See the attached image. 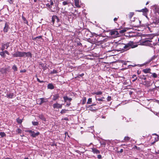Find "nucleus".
I'll return each instance as SVG.
<instances>
[{
  "mask_svg": "<svg viewBox=\"0 0 159 159\" xmlns=\"http://www.w3.org/2000/svg\"><path fill=\"white\" fill-rule=\"evenodd\" d=\"M151 42H152V41L150 40H145L144 41H141L140 44L142 45L148 46L151 47H152L153 45L151 43Z\"/></svg>",
  "mask_w": 159,
  "mask_h": 159,
  "instance_id": "obj_1",
  "label": "nucleus"
},
{
  "mask_svg": "<svg viewBox=\"0 0 159 159\" xmlns=\"http://www.w3.org/2000/svg\"><path fill=\"white\" fill-rule=\"evenodd\" d=\"M24 52H20L17 51L15 52L13 55L14 57H24Z\"/></svg>",
  "mask_w": 159,
  "mask_h": 159,
  "instance_id": "obj_2",
  "label": "nucleus"
},
{
  "mask_svg": "<svg viewBox=\"0 0 159 159\" xmlns=\"http://www.w3.org/2000/svg\"><path fill=\"white\" fill-rule=\"evenodd\" d=\"M47 101L46 99L42 98L39 99L37 100L38 103L39 105L41 104L42 103L46 102Z\"/></svg>",
  "mask_w": 159,
  "mask_h": 159,
  "instance_id": "obj_3",
  "label": "nucleus"
},
{
  "mask_svg": "<svg viewBox=\"0 0 159 159\" xmlns=\"http://www.w3.org/2000/svg\"><path fill=\"white\" fill-rule=\"evenodd\" d=\"M53 107L54 108H61L62 107V104H59L56 103L53 105Z\"/></svg>",
  "mask_w": 159,
  "mask_h": 159,
  "instance_id": "obj_4",
  "label": "nucleus"
},
{
  "mask_svg": "<svg viewBox=\"0 0 159 159\" xmlns=\"http://www.w3.org/2000/svg\"><path fill=\"white\" fill-rule=\"evenodd\" d=\"M130 48H134L138 46V45L136 44H134L132 42H129V43Z\"/></svg>",
  "mask_w": 159,
  "mask_h": 159,
  "instance_id": "obj_5",
  "label": "nucleus"
},
{
  "mask_svg": "<svg viewBox=\"0 0 159 159\" xmlns=\"http://www.w3.org/2000/svg\"><path fill=\"white\" fill-rule=\"evenodd\" d=\"M75 6L77 7H80V6L79 5L80 0H74Z\"/></svg>",
  "mask_w": 159,
  "mask_h": 159,
  "instance_id": "obj_6",
  "label": "nucleus"
},
{
  "mask_svg": "<svg viewBox=\"0 0 159 159\" xmlns=\"http://www.w3.org/2000/svg\"><path fill=\"white\" fill-rule=\"evenodd\" d=\"M111 35H115L116 37L118 36L119 33L118 31H113L111 32Z\"/></svg>",
  "mask_w": 159,
  "mask_h": 159,
  "instance_id": "obj_7",
  "label": "nucleus"
},
{
  "mask_svg": "<svg viewBox=\"0 0 159 159\" xmlns=\"http://www.w3.org/2000/svg\"><path fill=\"white\" fill-rule=\"evenodd\" d=\"M39 134V132H37L36 133H35L34 131L32 132V133L31 134V135L33 137H35L36 136H37Z\"/></svg>",
  "mask_w": 159,
  "mask_h": 159,
  "instance_id": "obj_8",
  "label": "nucleus"
},
{
  "mask_svg": "<svg viewBox=\"0 0 159 159\" xmlns=\"http://www.w3.org/2000/svg\"><path fill=\"white\" fill-rule=\"evenodd\" d=\"M9 28L8 24L7 23H6L5 27L4 28L3 30L4 32H7Z\"/></svg>",
  "mask_w": 159,
  "mask_h": 159,
  "instance_id": "obj_9",
  "label": "nucleus"
},
{
  "mask_svg": "<svg viewBox=\"0 0 159 159\" xmlns=\"http://www.w3.org/2000/svg\"><path fill=\"white\" fill-rule=\"evenodd\" d=\"M38 117L41 120H42L45 121H46V119L44 117V116L42 114H40L39 115Z\"/></svg>",
  "mask_w": 159,
  "mask_h": 159,
  "instance_id": "obj_10",
  "label": "nucleus"
},
{
  "mask_svg": "<svg viewBox=\"0 0 159 159\" xmlns=\"http://www.w3.org/2000/svg\"><path fill=\"white\" fill-rule=\"evenodd\" d=\"M56 20H57V21H58L59 20L57 16H53L52 17V21L53 23H54Z\"/></svg>",
  "mask_w": 159,
  "mask_h": 159,
  "instance_id": "obj_11",
  "label": "nucleus"
},
{
  "mask_svg": "<svg viewBox=\"0 0 159 159\" xmlns=\"http://www.w3.org/2000/svg\"><path fill=\"white\" fill-rule=\"evenodd\" d=\"M6 54L9 55V53L7 51H5L2 52H1V55L4 57L6 56Z\"/></svg>",
  "mask_w": 159,
  "mask_h": 159,
  "instance_id": "obj_12",
  "label": "nucleus"
},
{
  "mask_svg": "<svg viewBox=\"0 0 159 159\" xmlns=\"http://www.w3.org/2000/svg\"><path fill=\"white\" fill-rule=\"evenodd\" d=\"M92 151L94 153L96 154H98L100 153V152L98 150L95 148H92Z\"/></svg>",
  "mask_w": 159,
  "mask_h": 159,
  "instance_id": "obj_13",
  "label": "nucleus"
},
{
  "mask_svg": "<svg viewBox=\"0 0 159 159\" xmlns=\"http://www.w3.org/2000/svg\"><path fill=\"white\" fill-rule=\"evenodd\" d=\"M150 71L151 69L150 68L146 69L143 70V71L145 73H150L151 74L152 73H151Z\"/></svg>",
  "mask_w": 159,
  "mask_h": 159,
  "instance_id": "obj_14",
  "label": "nucleus"
},
{
  "mask_svg": "<svg viewBox=\"0 0 159 159\" xmlns=\"http://www.w3.org/2000/svg\"><path fill=\"white\" fill-rule=\"evenodd\" d=\"M24 56H25L26 57H30L31 58L32 57V55L31 53L30 52H24Z\"/></svg>",
  "mask_w": 159,
  "mask_h": 159,
  "instance_id": "obj_15",
  "label": "nucleus"
},
{
  "mask_svg": "<svg viewBox=\"0 0 159 159\" xmlns=\"http://www.w3.org/2000/svg\"><path fill=\"white\" fill-rule=\"evenodd\" d=\"M139 12H148V9L147 8H145L144 9H143L140 10L138 11Z\"/></svg>",
  "mask_w": 159,
  "mask_h": 159,
  "instance_id": "obj_16",
  "label": "nucleus"
},
{
  "mask_svg": "<svg viewBox=\"0 0 159 159\" xmlns=\"http://www.w3.org/2000/svg\"><path fill=\"white\" fill-rule=\"evenodd\" d=\"M59 97V95L58 94H56L54 95L53 100L55 101V100H56Z\"/></svg>",
  "mask_w": 159,
  "mask_h": 159,
  "instance_id": "obj_17",
  "label": "nucleus"
},
{
  "mask_svg": "<svg viewBox=\"0 0 159 159\" xmlns=\"http://www.w3.org/2000/svg\"><path fill=\"white\" fill-rule=\"evenodd\" d=\"M48 89H54V86L53 85L51 84H49L48 85Z\"/></svg>",
  "mask_w": 159,
  "mask_h": 159,
  "instance_id": "obj_18",
  "label": "nucleus"
},
{
  "mask_svg": "<svg viewBox=\"0 0 159 159\" xmlns=\"http://www.w3.org/2000/svg\"><path fill=\"white\" fill-rule=\"evenodd\" d=\"M123 48H124L126 49L127 50H128L130 48L129 43L126 44L123 47Z\"/></svg>",
  "mask_w": 159,
  "mask_h": 159,
  "instance_id": "obj_19",
  "label": "nucleus"
},
{
  "mask_svg": "<svg viewBox=\"0 0 159 159\" xmlns=\"http://www.w3.org/2000/svg\"><path fill=\"white\" fill-rule=\"evenodd\" d=\"M14 96V94L13 93H11L9 94H7V97L9 98H12Z\"/></svg>",
  "mask_w": 159,
  "mask_h": 159,
  "instance_id": "obj_20",
  "label": "nucleus"
},
{
  "mask_svg": "<svg viewBox=\"0 0 159 159\" xmlns=\"http://www.w3.org/2000/svg\"><path fill=\"white\" fill-rule=\"evenodd\" d=\"M63 98L65 102L67 100L70 101L71 100V98H69L67 96L64 97Z\"/></svg>",
  "mask_w": 159,
  "mask_h": 159,
  "instance_id": "obj_21",
  "label": "nucleus"
},
{
  "mask_svg": "<svg viewBox=\"0 0 159 159\" xmlns=\"http://www.w3.org/2000/svg\"><path fill=\"white\" fill-rule=\"evenodd\" d=\"M132 78L134 79L133 80V82L135 81L137 79L136 75H133L132 76Z\"/></svg>",
  "mask_w": 159,
  "mask_h": 159,
  "instance_id": "obj_22",
  "label": "nucleus"
},
{
  "mask_svg": "<svg viewBox=\"0 0 159 159\" xmlns=\"http://www.w3.org/2000/svg\"><path fill=\"white\" fill-rule=\"evenodd\" d=\"M134 15V13L133 12H130L129 15V16L130 19H131Z\"/></svg>",
  "mask_w": 159,
  "mask_h": 159,
  "instance_id": "obj_23",
  "label": "nucleus"
},
{
  "mask_svg": "<svg viewBox=\"0 0 159 159\" xmlns=\"http://www.w3.org/2000/svg\"><path fill=\"white\" fill-rule=\"evenodd\" d=\"M92 105L89 106L87 107V108L88 109V110H95V109H93V108H92Z\"/></svg>",
  "mask_w": 159,
  "mask_h": 159,
  "instance_id": "obj_24",
  "label": "nucleus"
},
{
  "mask_svg": "<svg viewBox=\"0 0 159 159\" xmlns=\"http://www.w3.org/2000/svg\"><path fill=\"white\" fill-rule=\"evenodd\" d=\"M22 19L24 21V23H26V24L28 23L27 21L26 20L25 18L23 16H22Z\"/></svg>",
  "mask_w": 159,
  "mask_h": 159,
  "instance_id": "obj_25",
  "label": "nucleus"
},
{
  "mask_svg": "<svg viewBox=\"0 0 159 159\" xmlns=\"http://www.w3.org/2000/svg\"><path fill=\"white\" fill-rule=\"evenodd\" d=\"M7 48V45L4 44V45H2V50H4L5 48Z\"/></svg>",
  "mask_w": 159,
  "mask_h": 159,
  "instance_id": "obj_26",
  "label": "nucleus"
},
{
  "mask_svg": "<svg viewBox=\"0 0 159 159\" xmlns=\"http://www.w3.org/2000/svg\"><path fill=\"white\" fill-rule=\"evenodd\" d=\"M32 123L34 125H39V122H38L33 121L32 122Z\"/></svg>",
  "mask_w": 159,
  "mask_h": 159,
  "instance_id": "obj_27",
  "label": "nucleus"
},
{
  "mask_svg": "<svg viewBox=\"0 0 159 159\" xmlns=\"http://www.w3.org/2000/svg\"><path fill=\"white\" fill-rule=\"evenodd\" d=\"M102 93L101 91H99V92H97L94 93H93L94 94H96V95H101V94H102Z\"/></svg>",
  "mask_w": 159,
  "mask_h": 159,
  "instance_id": "obj_28",
  "label": "nucleus"
},
{
  "mask_svg": "<svg viewBox=\"0 0 159 159\" xmlns=\"http://www.w3.org/2000/svg\"><path fill=\"white\" fill-rule=\"evenodd\" d=\"M17 122L19 124H20L22 122V120L21 119H20L19 118H17L16 120Z\"/></svg>",
  "mask_w": 159,
  "mask_h": 159,
  "instance_id": "obj_29",
  "label": "nucleus"
},
{
  "mask_svg": "<svg viewBox=\"0 0 159 159\" xmlns=\"http://www.w3.org/2000/svg\"><path fill=\"white\" fill-rule=\"evenodd\" d=\"M130 138L128 137H125L124 138V140L125 141H126L129 140Z\"/></svg>",
  "mask_w": 159,
  "mask_h": 159,
  "instance_id": "obj_30",
  "label": "nucleus"
},
{
  "mask_svg": "<svg viewBox=\"0 0 159 159\" xmlns=\"http://www.w3.org/2000/svg\"><path fill=\"white\" fill-rule=\"evenodd\" d=\"M91 102H92V98H89L88 102H87V103L90 104Z\"/></svg>",
  "mask_w": 159,
  "mask_h": 159,
  "instance_id": "obj_31",
  "label": "nucleus"
},
{
  "mask_svg": "<svg viewBox=\"0 0 159 159\" xmlns=\"http://www.w3.org/2000/svg\"><path fill=\"white\" fill-rule=\"evenodd\" d=\"M16 132L18 134H20L22 132V130L20 129H17L16 131Z\"/></svg>",
  "mask_w": 159,
  "mask_h": 159,
  "instance_id": "obj_32",
  "label": "nucleus"
},
{
  "mask_svg": "<svg viewBox=\"0 0 159 159\" xmlns=\"http://www.w3.org/2000/svg\"><path fill=\"white\" fill-rule=\"evenodd\" d=\"M152 75L153 77L154 78H157V75L156 73H152Z\"/></svg>",
  "mask_w": 159,
  "mask_h": 159,
  "instance_id": "obj_33",
  "label": "nucleus"
},
{
  "mask_svg": "<svg viewBox=\"0 0 159 159\" xmlns=\"http://www.w3.org/2000/svg\"><path fill=\"white\" fill-rule=\"evenodd\" d=\"M12 69L14 71H16L17 70V68L16 66H13L12 67Z\"/></svg>",
  "mask_w": 159,
  "mask_h": 159,
  "instance_id": "obj_34",
  "label": "nucleus"
},
{
  "mask_svg": "<svg viewBox=\"0 0 159 159\" xmlns=\"http://www.w3.org/2000/svg\"><path fill=\"white\" fill-rule=\"evenodd\" d=\"M53 3L52 2V1H51L50 2V5H49V4H47V6L49 7L50 5L51 6L52 5H53Z\"/></svg>",
  "mask_w": 159,
  "mask_h": 159,
  "instance_id": "obj_35",
  "label": "nucleus"
},
{
  "mask_svg": "<svg viewBox=\"0 0 159 159\" xmlns=\"http://www.w3.org/2000/svg\"><path fill=\"white\" fill-rule=\"evenodd\" d=\"M126 31L125 30H122L120 31L119 32L120 33H123Z\"/></svg>",
  "mask_w": 159,
  "mask_h": 159,
  "instance_id": "obj_36",
  "label": "nucleus"
},
{
  "mask_svg": "<svg viewBox=\"0 0 159 159\" xmlns=\"http://www.w3.org/2000/svg\"><path fill=\"white\" fill-rule=\"evenodd\" d=\"M67 110H66L62 109L61 111V114H63L65 113L66 111Z\"/></svg>",
  "mask_w": 159,
  "mask_h": 159,
  "instance_id": "obj_37",
  "label": "nucleus"
},
{
  "mask_svg": "<svg viewBox=\"0 0 159 159\" xmlns=\"http://www.w3.org/2000/svg\"><path fill=\"white\" fill-rule=\"evenodd\" d=\"M5 134L4 132H1V136L2 137H4L5 136Z\"/></svg>",
  "mask_w": 159,
  "mask_h": 159,
  "instance_id": "obj_38",
  "label": "nucleus"
},
{
  "mask_svg": "<svg viewBox=\"0 0 159 159\" xmlns=\"http://www.w3.org/2000/svg\"><path fill=\"white\" fill-rule=\"evenodd\" d=\"M86 101V98H85L83 99L82 104H84Z\"/></svg>",
  "mask_w": 159,
  "mask_h": 159,
  "instance_id": "obj_39",
  "label": "nucleus"
},
{
  "mask_svg": "<svg viewBox=\"0 0 159 159\" xmlns=\"http://www.w3.org/2000/svg\"><path fill=\"white\" fill-rule=\"evenodd\" d=\"M57 73V71L56 70H52V71L51 72L52 74H54L56 73Z\"/></svg>",
  "mask_w": 159,
  "mask_h": 159,
  "instance_id": "obj_40",
  "label": "nucleus"
},
{
  "mask_svg": "<svg viewBox=\"0 0 159 159\" xmlns=\"http://www.w3.org/2000/svg\"><path fill=\"white\" fill-rule=\"evenodd\" d=\"M62 4L63 5L65 6L66 5H67L68 4V3L64 1V2H63Z\"/></svg>",
  "mask_w": 159,
  "mask_h": 159,
  "instance_id": "obj_41",
  "label": "nucleus"
},
{
  "mask_svg": "<svg viewBox=\"0 0 159 159\" xmlns=\"http://www.w3.org/2000/svg\"><path fill=\"white\" fill-rule=\"evenodd\" d=\"M111 97L108 96V97H107V99L108 101H110L111 100Z\"/></svg>",
  "mask_w": 159,
  "mask_h": 159,
  "instance_id": "obj_42",
  "label": "nucleus"
},
{
  "mask_svg": "<svg viewBox=\"0 0 159 159\" xmlns=\"http://www.w3.org/2000/svg\"><path fill=\"white\" fill-rule=\"evenodd\" d=\"M96 100H98L99 101H103V100L101 98H98L96 99Z\"/></svg>",
  "mask_w": 159,
  "mask_h": 159,
  "instance_id": "obj_43",
  "label": "nucleus"
},
{
  "mask_svg": "<svg viewBox=\"0 0 159 159\" xmlns=\"http://www.w3.org/2000/svg\"><path fill=\"white\" fill-rule=\"evenodd\" d=\"M101 145H103L104 146H105L106 144L105 142L101 143Z\"/></svg>",
  "mask_w": 159,
  "mask_h": 159,
  "instance_id": "obj_44",
  "label": "nucleus"
},
{
  "mask_svg": "<svg viewBox=\"0 0 159 159\" xmlns=\"http://www.w3.org/2000/svg\"><path fill=\"white\" fill-rule=\"evenodd\" d=\"M98 158L99 159H101L102 158L101 155H99L98 156Z\"/></svg>",
  "mask_w": 159,
  "mask_h": 159,
  "instance_id": "obj_45",
  "label": "nucleus"
},
{
  "mask_svg": "<svg viewBox=\"0 0 159 159\" xmlns=\"http://www.w3.org/2000/svg\"><path fill=\"white\" fill-rule=\"evenodd\" d=\"M158 140V139H156V140L154 141V142L152 143H152V144H153L156 141H157Z\"/></svg>",
  "mask_w": 159,
  "mask_h": 159,
  "instance_id": "obj_46",
  "label": "nucleus"
},
{
  "mask_svg": "<svg viewBox=\"0 0 159 159\" xmlns=\"http://www.w3.org/2000/svg\"><path fill=\"white\" fill-rule=\"evenodd\" d=\"M37 81L39 82H40V83H42L43 82V81H41L38 78H37Z\"/></svg>",
  "mask_w": 159,
  "mask_h": 159,
  "instance_id": "obj_47",
  "label": "nucleus"
},
{
  "mask_svg": "<svg viewBox=\"0 0 159 159\" xmlns=\"http://www.w3.org/2000/svg\"><path fill=\"white\" fill-rule=\"evenodd\" d=\"M27 132H29V133H30V134H31L32 133V132H33V131L31 130H28L27 131Z\"/></svg>",
  "mask_w": 159,
  "mask_h": 159,
  "instance_id": "obj_48",
  "label": "nucleus"
},
{
  "mask_svg": "<svg viewBox=\"0 0 159 159\" xmlns=\"http://www.w3.org/2000/svg\"><path fill=\"white\" fill-rule=\"evenodd\" d=\"M122 49H121L120 48V49L119 50H116L115 51H121L122 50Z\"/></svg>",
  "mask_w": 159,
  "mask_h": 159,
  "instance_id": "obj_49",
  "label": "nucleus"
},
{
  "mask_svg": "<svg viewBox=\"0 0 159 159\" xmlns=\"http://www.w3.org/2000/svg\"><path fill=\"white\" fill-rule=\"evenodd\" d=\"M84 75V74L82 73V74H81L79 76H80L81 77H82V76H83Z\"/></svg>",
  "mask_w": 159,
  "mask_h": 159,
  "instance_id": "obj_50",
  "label": "nucleus"
},
{
  "mask_svg": "<svg viewBox=\"0 0 159 159\" xmlns=\"http://www.w3.org/2000/svg\"><path fill=\"white\" fill-rule=\"evenodd\" d=\"M117 20V18H115L114 19V21L116 20Z\"/></svg>",
  "mask_w": 159,
  "mask_h": 159,
  "instance_id": "obj_51",
  "label": "nucleus"
},
{
  "mask_svg": "<svg viewBox=\"0 0 159 159\" xmlns=\"http://www.w3.org/2000/svg\"><path fill=\"white\" fill-rule=\"evenodd\" d=\"M159 37H158L157 38V41L158 42V43H159V35H158Z\"/></svg>",
  "mask_w": 159,
  "mask_h": 159,
  "instance_id": "obj_52",
  "label": "nucleus"
},
{
  "mask_svg": "<svg viewBox=\"0 0 159 159\" xmlns=\"http://www.w3.org/2000/svg\"><path fill=\"white\" fill-rule=\"evenodd\" d=\"M25 70H22V71H21L20 72H25Z\"/></svg>",
  "mask_w": 159,
  "mask_h": 159,
  "instance_id": "obj_53",
  "label": "nucleus"
},
{
  "mask_svg": "<svg viewBox=\"0 0 159 159\" xmlns=\"http://www.w3.org/2000/svg\"><path fill=\"white\" fill-rule=\"evenodd\" d=\"M123 149H121L120 150V152H123Z\"/></svg>",
  "mask_w": 159,
  "mask_h": 159,
  "instance_id": "obj_54",
  "label": "nucleus"
},
{
  "mask_svg": "<svg viewBox=\"0 0 159 159\" xmlns=\"http://www.w3.org/2000/svg\"><path fill=\"white\" fill-rule=\"evenodd\" d=\"M156 44H157L156 43H153V46H155V45H156Z\"/></svg>",
  "mask_w": 159,
  "mask_h": 159,
  "instance_id": "obj_55",
  "label": "nucleus"
},
{
  "mask_svg": "<svg viewBox=\"0 0 159 159\" xmlns=\"http://www.w3.org/2000/svg\"><path fill=\"white\" fill-rule=\"evenodd\" d=\"M148 3H149V2H147L146 3V5H147L148 4Z\"/></svg>",
  "mask_w": 159,
  "mask_h": 159,
  "instance_id": "obj_56",
  "label": "nucleus"
},
{
  "mask_svg": "<svg viewBox=\"0 0 159 159\" xmlns=\"http://www.w3.org/2000/svg\"><path fill=\"white\" fill-rule=\"evenodd\" d=\"M34 2H36L37 1V0H34Z\"/></svg>",
  "mask_w": 159,
  "mask_h": 159,
  "instance_id": "obj_57",
  "label": "nucleus"
},
{
  "mask_svg": "<svg viewBox=\"0 0 159 159\" xmlns=\"http://www.w3.org/2000/svg\"><path fill=\"white\" fill-rule=\"evenodd\" d=\"M11 159L10 158H7L6 159Z\"/></svg>",
  "mask_w": 159,
  "mask_h": 159,
  "instance_id": "obj_58",
  "label": "nucleus"
},
{
  "mask_svg": "<svg viewBox=\"0 0 159 159\" xmlns=\"http://www.w3.org/2000/svg\"><path fill=\"white\" fill-rule=\"evenodd\" d=\"M95 105V104H93L92 105V106H93V105Z\"/></svg>",
  "mask_w": 159,
  "mask_h": 159,
  "instance_id": "obj_59",
  "label": "nucleus"
},
{
  "mask_svg": "<svg viewBox=\"0 0 159 159\" xmlns=\"http://www.w3.org/2000/svg\"><path fill=\"white\" fill-rule=\"evenodd\" d=\"M67 105H68V106H69V104H67Z\"/></svg>",
  "mask_w": 159,
  "mask_h": 159,
  "instance_id": "obj_60",
  "label": "nucleus"
},
{
  "mask_svg": "<svg viewBox=\"0 0 159 159\" xmlns=\"http://www.w3.org/2000/svg\"><path fill=\"white\" fill-rule=\"evenodd\" d=\"M25 159H28V158H25Z\"/></svg>",
  "mask_w": 159,
  "mask_h": 159,
  "instance_id": "obj_61",
  "label": "nucleus"
},
{
  "mask_svg": "<svg viewBox=\"0 0 159 159\" xmlns=\"http://www.w3.org/2000/svg\"><path fill=\"white\" fill-rule=\"evenodd\" d=\"M138 159V158H136V159Z\"/></svg>",
  "mask_w": 159,
  "mask_h": 159,
  "instance_id": "obj_62",
  "label": "nucleus"
}]
</instances>
